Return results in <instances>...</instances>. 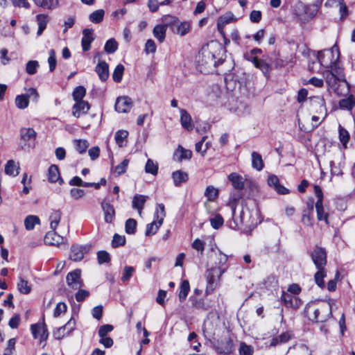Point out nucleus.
I'll return each mask as SVG.
<instances>
[{"label": "nucleus", "mask_w": 355, "mask_h": 355, "mask_svg": "<svg viewBox=\"0 0 355 355\" xmlns=\"http://www.w3.org/2000/svg\"><path fill=\"white\" fill-rule=\"evenodd\" d=\"M180 123L183 128L190 131L192 130L194 125L192 123L191 115L188 112L184 109L180 110Z\"/></svg>", "instance_id": "24"}, {"label": "nucleus", "mask_w": 355, "mask_h": 355, "mask_svg": "<svg viewBox=\"0 0 355 355\" xmlns=\"http://www.w3.org/2000/svg\"><path fill=\"white\" fill-rule=\"evenodd\" d=\"M190 291L189 283L187 280H184L180 287L179 300L183 302L187 298V296Z\"/></svg>", "instance_id": "42"}, {"label": "nucleus", "mask_w": 355, "mask_h": 355, "mask_svg": "<svg viewBox=\"0 0 355 355\" xmlns=\"http://www.w3.org/2000/svg\"><path fill=\"white\" fill-rule=\"evenodd\" d=\"M104 15L105 11L103 9H99L92 12L89 16V19L92 22L98 24L103 21Z\"/></svg>", "instance_id": "45"}, {"label": "nucleus", "mask_w": 355, "mask_h": 355, "mask_svg": "<svg viewBox=\"0 0 355 355\" xmlns=\"http://www.w3.org/2000/svg\"><path fill=\"white\" fill-rule=\"evenodd\" d=\"M233 15L232 14L225 15L220 16L218 19V31L222 33L223 26L227 24L230 23L233 20Z\"/></svg>", "instance_id": "50"}, {"label": "nucleus", "mask_w": 355, "mask_h": 355, "mask_svg": "<svg viewBox=\"0 0 355 355\" xmlns=\"http://www.w3.org/2000/svg\"><path fill=\"white\" fill-rule=\"evenodd\" d=\"M166 22V24H159L154 27L153 28V35L154 37L160 42H163L166 37V32L167 27L168 25V19L165 21Z\"/></svg>", "instance_id": "23"}, {"label": "nucleus", "mask_w": 355, "mask_h": 355, "mask_svg": "<svg viewBox=\"0 0 355 355\" xmlns=\"http://www.w3.org/2000/svg\"><path fill=\"white\" fill-rule=\"evenodd\" d=\"M227 256L220 251L218 252V268L216 270L218 272V277H220L226 270L227 267L224 266L227 261Z\"/></svg>", "instance_id": "33"}, {"label": "nucleus", "mask_w": 355, "mask_h": 355, "mask_svg": "<svg viewBox=\"0 0 355 355\" xmlns=\"http://www.w3.org/2000/svg\"><path fill=\"white\" fill-rule=\"evenodd\" d=\"M251 156L252 168L259 171H261L263 168V162L261 155L257 152H252Z\"/></svg>", "instance_id": "35"}, {"label": "nucleus", "mask_w": 355, "mask_h": 355, "mask_svg": "<svg viewBox=\"0 0 355 355\" xmlns=\"http://www.w3.org/2000/svg\"><path fill=\"white\" fill-rule=\"evenodd\" d=\"M215 349L220 354H230L233 352L234 343L230 338H224L214 344Z\"/></svg>", "instance_id": "11"}, {"label": "nucleus", "mask_w": 355, "mask_h": 355, "mask_svg": "<svg viewBox=\"0 0 355 355\" xmlns=\"http://www.w3.org/2000/svg\"><path fill=\"white\" fill-rule=\"evenodd\" d=\"M175 155H179L178 160L179 162H182L183 159H189L192 157V152L190 150L184 149L181 146H179Z\"/></svg>", "instance_id": "43"}, {"label": "nucleus", "mask_w": 355, "mask_h": 355, "mask_svg": "<svg viewBox=\"0 0 355 355\" xmlns=\"http://www.w3.org/2000/svg\"><path fill=\"white\" fill-rule=\"evenodd\" d=\"M75 320L71 318L64 325L53 331L54 338L57 340H60L66 335H69L75 329Z\"/></svg>", "instance_id": "13"}, {"label": "nucleus", "mask_w": 355, "mask_h": 355, "mask_svg": "<svg viewBox=\"0 0 355 355\" xmlns=\"http://www.w3.org/2000/svg\"><path fill=\"white\" fill-rule=\"evenodd\" d=\"M19 166L16 164L14 160H8L5 166L6 174L11 176H16L19 174Z\"/></svg>", "instance_id": "32"}, {"label": "nucleus", "mask_w": 355, "mask_h": 355, "mask_svg": "<svg viewBox=\"0 0 355 355\" xmlns=\"http://www.w3.org/2000/svg\"><path fill=\"white\" fill-rule=\"evenodd\" d=\"M164 21H166L168 19V25L171 27L172 31L180 36H184L186 34H187L190 30H191V24L188 21H182L180 22L178 19V18L171 16V15H166L164 16Z\"/></svg>", "instance_id": "5"}, {"label": "nucleus", "mask_w": 355, "mask_h": 355, "mask_svg": "<svg viewBox=\"0 0 355 355\" xmlns=\"http://www.w3.org/2000/svg\"><path fill=\"white\" fill-rule=\"evenodd\" d=\"M44 242L48 245H56L58 247H61L62 245L67 247L68 244L67 239L58 234L53 230L46 234L44 236Z\"/></svg>", "instance_id": "8"}, {"label": "nucleus", "mask_w": 355, "mask_h": 355, "mask_svg": "<svg viewBox=\"0 0 355 355\" xmlns=\"http://www.w3.org/2000/svg\"><path fill=\"white\" fill-rule=\"evenodd\" d=\"M40 224V220L38 216L35 215H29L24 220V226L27 230L34 229L35 225Z\"/></svg>", "instance_id": "36"}, {"label": "nucleus", "mask_w": 355, "mask_h": 355, "mask_svg": "<svg viewBox=\"0 0 355 355\" xmlns=\"http://www.w3.org/2000/svg\"><path fill=\"white\" fill-rule=\"evenodd\" d=\"M215 273H216L218 275V270H216V268H211L207 270V289H206L207 293L213 291L216 288Z\"/></svg>", "instance_id": "29"}, {"label": "nucleus", "mask_w": 355, "mask_h": 355, "mask_svg": "<svg viewBox=\"0 0 355 355\" xmlns=\"http://www.w3.org/2000/svg\"><path fill=\"white\" fill-rule=\"evenodd\" d=\"M354 105L355 99L353 97L344 98L339 101V107L342 109L352 110Z\"/></svg>", "instance_id": "52"}, {"label": "nucleus", "mask_w": 355, "mask_h": 355, "mask_svg": "<svg viewBox=\"0 0 355 355\" xmlns=\"http://www.w3.org/2000/svg\"><path fill=\"white\" fill-rule=\"evenodd\" d=\"M61 219V212L59 210H54L50 215V226L51 230H55Z\"/></svg>", "instance_id": "39"}, {"label": "nucleus", "mask_w": 355, "mask_h": 355, "mask_svg": "<svg viewBox=\"0 0 355 355\" xmlns=\"http://www.w3.org/2000/svg\"><path fill=\"white\" fill-rule=\"evenodd\" d=\"M282 300L288 307L297 309L301 305V300L296 295L290 293H284Z\"/></svg>", "instance_id": "20"}, {"label": "nucleus", "mask_w": 355, "mask_h": 355, "mask_svg": "<svg viewBox=\"0 0 355 355\" xmlns=\"http://www.w3.org/2000/svg\"><path fill=\"white\" fill-rule=\"evenodd\" d=\"M137 221L133 218H129L125 221V230L128 234H133L136 232Z\"/></svg>", "instance_id": "55"}, {"label": "nucleus", "mask_w": 355, "mask_h": 355, "mask_svg": "<svg viewBox=\"0 0 355 355\" xmlns=\"http://www.w3.org/2000/svg\"><path fill=\"white\" fill-rule=\"evenodd\" d=\"M101 208L104 214V220L107 223H110L114 218L115 211L113 206L108 202L103 201Z\"/></svg>", "instance_id": "19"}, {"label": "nucleus", "mask_w": 355, "mask_h": 355, "mask_svg": "<svg viewBox=\"0 0 355 355\" xmlns=\"http://www.w3.org/2000/svg\"><path fill=\"white\" fill-rule=\"evenodd\" d=\"M218 51H221L219 45L202 48L197 57L198 66L201 71L209 72L223 62L220 55L216 54Z\"/></svg>", "instance_id": "2"}, {"label": "nucleus", "mask_w": 355, "mask_h": 355, "mask_svg": "<svg viewBox=\"0 0 355 355\" xmlns=\"http://www.w3.org/2000/svg\"><path fill=\"white\" fill-rule=\"evenodd\" d=\"M90 246L88 245H73L69 252V259L73 261H80L84 258V255L89 252Z\"/></svg>", "instance_id": "10"}, {"label": "nucleus", "mask_w": 355, "mask_h": 355, "mask_svg": "<svg viewBox=\"0 0 355 355\" xmlns=\"http://www.w3.org/2000/svg\"><path fill=\"white\" fill-rule=\"evenodd\" d=\"M132 107V101L128 96H121L116 98L115 110L119 113H126Z\"/></svg>", "instance_id": "15"}, {"label": "nucleus", "mask_w": 355, "mask_h": 355, "mask_svg": "<svg viewBox=\"0 0 355 355\" xmlns=\"http://www.w3.org/2000/svg\"><path fill=\"white\" fill-rule=\"evenodd\" d=\"M311 257L317 269L325 268L327 264V252L325 249L316 247L312 251Z\"/></svg>", "instance_id": "6"}, {"label": "nucleus", "mask_w": 355, "mask_h": 355, "mask_svg": "<svg viewBox=\"0 0 355 355\" xmlns=\"http://www.w3.org/2000/svg\"><path fill=\"white\" fill-rule=\"evenodd\" d=\"M35 4L46 10H53L58 7V0H33Z\"/></svg>", "instance_id": "30"}, {"label": "nucleus", "mask_w": 355, "mask_h": 355, "mask_svg": "<svg viewBox=\"0 0 355 355\" xmlns=\"http://www.w3.org/2000/svg\"><path fill=\"white\" fill-rule=\"evenodd\" d=\"M73 144L76 150L80 154L84 153L89 147V143L85 139H75Z\"/></svg>", "instance_id": "46"}, {"label": "nucleus", "mask_w": 355, "mask_h": 355, "mask_svg": "<svg viewBox=\"0 0 355 355\" xmlns=\"http://www.w3.org/2000/svg\"><path fill=\"white\" fill-rule=\"evenodd\" d=\"M67 284L72 289L77 290L83 287V282L81 279V270L75 269L69 272L66 277Z\"/></svg>", "instance_id": "7"}, {"label": "nucleus", "mask_w": 355, "mask_h": 355, "mask_svg": "<svg viewBox=\"0 0 355 355\" xmlns=\"http://www.w3.org/2000/svg\"><path fill=\"white\" fill-rule=\"evenodd\" d=\"M36 20L38 24L37 35L40 36L46 28L49 22V17L44 14H39L36 16Z\"/></svg>", "instance_id": "31"}, {"label": "nucleus", "mask_w": 355, "mask_h": 355, "mask_svg": "<svg viewBox=\"0 0 355 355\" xmlns=\"http://www.w3.org/2000/svg\"><path fill=\"white\" fill-rule=\"evenodd\" d=\"M252 62L254 63V66L259 69L265 76H268L269 74L270 67L265 61L254 57L253 58Z\"/></svg>", "instance_id": "34"}, {"label": "nucleus", "mask_w": 355, "mask_h": 355, "mask_svg": "<svg viewBox=\"0 0 355 355\" xmlns=\"http://www.w3.org/2000/svg\"><path fill=\"white\" fill-rule=\"evenodd\" d=\"M306 313L309 320L311 321L322 322L325 321L327 316L331 314V306L327 304H323L318 308L309 306Z\"/></svg>", "instance_id": "4"}, {"label": "nucleus", "mask_w": 355, "mask_h": 355, "mask_svg": "<svg viewBox=\"0 0 355 355\" xmlns=\"http://www.w3.org/2000/svg\"><path fill=\"white\" fill-rule=\"evenodd\" d=\"M125 243V237L124 236H121L118 234H115L113 236V239L112 241V245L114 248H117L119 246H123Z\"/></svg>", "instance_id": "63"}, {"label": "nucleus", "mask_w": 355, "mask_h": 355, "mask_svg": "<svg viewBox=\"0 0 355 355\" xmlns=\"http://www.w3.org/2000/svg\"><path fill=\"white\" fill-rule=\"evenodd\" d=\"M313 211V201L311 200L307 202V208L303 211L302 221L304 224L311 226L312 218L311 214Z\"/></svg>", "instance_id": "28"}, {"label": "nucleus", "mask_w": 355, "mask_h": 355, "mask_svg": "<svg viewBox=\"0 0 355 355\" xmlns=\"http://www.w3.org/2000/svg\"><path fill=\"white\" fill-rule=\"evenodd\" d=\"M166 216L165 207L162 203L157 204L154 213V220L146 225L145 234L147 236H153L157 233L163 223Z\"/></svg>", "instance_id": "3"}, {"label": "nucleus", "mask_w": 355, "mask_h": 355, "mask_svg": "<svg viewBox=\"0 0 355 355\" xmlns=\"http://www.w3.org/2000/svg\"><path fill=\"white\" fill-rule=\"evenodd\" d=\"M329 164L332 175H342V170L345 165L344 154L341 151L338 150L337 153L335 155V159L331 160Z\"/></svg>", "instance_id": "9"}, {"label": "nucleus", "mask_w": 355, "mask_h": 355, "mask_svg": "<svg viewBox=\"0 0 355 355\" xmlns=\"http://www.w3.org/2000/svg\"><path fill=\"white\" fill-rule=\"evenodd\" d=\"M317 59L321 66L320 73L324 79L328 90L338 96L347 95L349 93V85L340 62L338 46L334 44L330 49L318 51Z\"/></svg>", "instance_id": "1"}, {"label": "nucleus", "mask_w": 355, "mask_h": 355, "mask_svg": "<svg viewBox=\"0 0 355 355\" xmlns=\"http://www.w3.org/2000/svg\"><path fill=\"white\" fill-rule=\"evenodd\" d=\"M39 63L36 60L28 61L26 66V71L30 75H33L37 72Z\"/></svg>", "instance_id": "62"}, {"label": "nucleus", "mask_w": 355, "mask_h": 355, "mask_svg": "<svg viewBox=\"0 0 355 355\" xmlns=\"http://www.w3.org/2000/svg\"><path fill=\"white\" fill-rule=\"evenodd\" d=\"M218 191L213 186H208L205 191V196L209 201H214L218 196Z\"/></svg>", "instance_id": "57"}, {"label": "nucleus", "mask_w": 355, "mask_h": 355, "mask_svg": "<svg viewBox=\"0 0 355 355\" xmlns=\"http://www.w3.org/2000/svg\"><path fill=\"white\" fill-rule=\"evenodd\" d=\"M228 180L232 182L233 187L236 190L244 188L245 179L237 173H232L228 175Z\"/></svg>", "instance_id": "21"}, {"label": "nucleus", "mask_w": 355, "mask_h": 355, "mask_svg": "<svg viewBox=\"0 0 355 355\" xmlns=\"http://www.w3.org/2000/svg\"><path fill=\"white\" fill-rule=\"evenodd\" d=\"M48 180L51 182H58L59 184H62L64 182L62 178L60 177L59 168L58 166L52 164L48 170Z\"/></svg>", "instance_id": "22"}, {"label": "nucleus", "mask_w": 355, "mask_h": 355, "mask_svg": "<svg viewBox=\"0 0 355 355\" xmlns=\"http://www.w3.org/2000/svg\"><path fill=\"white\" fill-rule=\"evenodd\" d=\"M97 259L99 264L108 263L110 261V254L104 250L99 251L97 253Z\"/></svg>", "instance_id": "64"}, {"label": "nucleus", "mask_w": 355, "mask_h": 355, "mask_svg": "<svg viewBox=\"0 0 355 355\" xmlns=\"http://www.w3.org/2000/svg\"><path fill=\"white\" fill-rule=\"evenodd\" d=\"M148 197L147 196L137 194L132 199V208L138 211L139 215L141 214L144 204Z\"/></svg>", "instance_id": "27"}, {"label": "nucleus", "mask_w": 355, "mask_h": 355, "mask_svg": "<svg viewBox=\"0 0 355 355\" xmlns=\"http://www.w3.org/2000/svg\"><path fill=\"white\" fill-rule=\"evenodd\" d=\"M118 49V44L114 38L108 40L104 46L105 52L107 53H113Z\"/></svg>", "instance_id": "56"}, {"label": "nucleus", "mask_w": 355, "mask_h": 355, "mask_svg": "<svg viewBox=\"0 0 355 355\" xmlns=\"http://www.w3.org/2000/svg\"><path fill=\"white\" fill-rule=\"evenodd\" d=\"M31 333L34 338L40 335V341L46 340L49 336L46 325L44 322L33 324L31 326Z\"/></svg>", "instance_id": "14"}, {"label": "nucleus", "mask_w": 355, "mask_h": 355, "mask_svg": "<svg viewBox=\"0 0 355 355\" xmlns=\"http://www.w3.org/2000/svg\"><path fill=\"white\" fill-rule=\"evenodd\" d=\"M94 37L93 35V29L85 28L83 31L81 46L84 51H87L90 49L91 43L94 41Z\"/></svg>", "instance_id": "18"}, {"label": "nucleus", "mask_w": 355, "mask_h": 355, "mask_svg": "<svg viewBox=\"0 0 355 355\" xmlns=\"http://www.w3.org/2000/svg\"><path fill=\"white\" fill-rule=\"evenodd\" d=\"M224 223L223 217L220 214H216L213 218H210V223L214 229L220 228Z\"/></svg>", "instance_id": "61"}, {"label": "nucleus", "mask_w": 355, "mask_h": 355, "mask_svg": "<svg viewBox=\"0 0 355 355\" xmlns=\"http://www.w3.org/2000/svg\"><path fill=\"white\" fill-rule=\"evenodd\" d=\"M130 162L129 159H124L119 164L115 166L114 173H116L117 175H120L124 173H125L127 168Z\"/></svg>", "instance_id": "59"}, {"label": "nucleus", "mask_w": 355, "mask_h": 355, "mask_svg": "<svg viewBox=\"0 0 355 355\" xmlns=\"http://www.w3.org/2000/svg\"><path fill=\"white\" fill-rule=\"evenodd\" d=\"M145 171L147 173L155 175L158 172V166L152 159H148L145 166Z\"/></svg>", "instance_id": "51"}, {"label": "nucleus", "mask_w": 355, "mask_h": 355, "mask_svg": "<svg viewBox=\"0 0 355 355\" xmlns=\"http://www.w3.org/2000/svg\"><path fill=\"white\" fill-rule=\"evenodd\" d=\"M99 78L102 81H105L109 77V66L105 61H100L95 68Z\"/></svg>", "instance_id": "25"}, {"label": "nucleus", "mask_w": 355, "mask_h": 355, "mask_svg": "<svg viewBox=\"0 0 355 355\" xmlns=\"http://www.w3.org/2000/svg\"><path fill=\"white\" fill-rule=\"evenodd\" d=\"M216 328L214 327L212 322L209 320L205 321L203 324V331L205 336L211 338L216 334Z\"/></svg>", "instance_id": "44"}, {"label": "nucleus", "mask_w": 355, "mask_h": 355, "mask_svg": "<svg viewBox=\"0 0 355 355\" xmlns=\"http://www.w3.org/2000/svg\"><path fill=\"white\" fill-rule=\"evenodd\" d=\"M86 94V89L83 86L76 87L72 94L73 100L76 101H82Z\"/></svg>", "instance_id": "48"}, {"label": "nucleus", "mask_w": 355, "mask_h": 355, "mask_svg": "<svg viewBox=\"0 0 355 355\" xmlns=\"http://www.w3.org/2000/svg\"><path fill=\"white\" fill-rule=\"evenodd\" d=\"M327 276V271L325 268L318 269V271L315 272L314 275V279L316 284L320 287L323 288L324 286V278Z\"/></svg>", "instance_id": "40"}, {"label": "nucleus", "mask_w": 355, "mask_h": 355, "mask_svg": "<svg viewBox=\"0 0 355 355\" xmlns=\"http://www.w3.org/2000/svg\"><path fill=\"white\" fill-rule=\"evenodd\" d=\"M37 133L34 129L31 128H22L20 129V138L21 141L24 142V146L21 145V148H24L28 146L30 147L31 144L33 143L36 139Z\"/></svg>", "instance_id": "12"}, {"label": "nucleus", "mask_w": 355, "mask_h": 355, "mask_svg": "<svg viewBox=\"0 0 355 355\" xmlns=\"http://www.w3.org/2000/svg\"><path fill=\"white\" fill-rule=\"evenodd\" d=\"M90 105L87 101H76L72 107V114L76 118L87 113Z\"/></svg>", "instance_id": "17"}, {"label": "nucleus", "mask_w": 355, "mask_h": 355, "mask_svg": "<svg viewBox=\"0 0 355 355\" xmlns=\"http://www.w3.org/2000/svg\"><path fill=\"white\" fill-rule=\"evenodd\" d=\"M128 136V132L124 130H118L114 135V139L119 147L123 146V142Z\"/></svg>", "instance_id": "47"}, {"label": "nucleus", "mask_w": 355, "mask_h": 355, "mask_svg": "<svg viewBox=\"0 0 355 355\" xmlns=\"http://www.w3.org/2000/svg\"><path fill=\"white\" fill-rule=\"evenodd\" d=\"M48 63L49 64L50 71H53L56 67L57 60L55 57V51L54 49H51L49 51Z\"/></svg>", "instance_id": "60"}, {"label": "nucleus", "mask_w": 355, "mask_h": 355, "mask_svg": "<svg viewBox=\"0 0 355 355\" xmlns=\"http://www.w3.org/2000/svg\"><path fill=\"white\" fill-rule=\"evenodd\" d=\"M124 71V67L122 64H118L112 73V78L116 83H120L122 80Z\"/></svg>", "instance_id": "58"}, {"label": "nucleus", "mask_w": 355, "mask_h": 355, "mask_svg": "<svg viewBox=\"0 0 355 355\" xmlns=\"http://www.w3.org/2000/svg\"><path fill=\"white\" fill-rule=\"evenodd\" d=\"M17 288L21 293L25 295L28 294L31 291V288L28 285V282L21 277L19 278V281L17 283Z\"/></svg>", "instance_id": "49"}, {"label": "nucleus", "mask_w": 355, "mask_h": 355, "mask_svg": "<svg viewBox=\"0 0 355 355\" xmlns=\"http://www.w3.org/2000/svg\"><path fill=\"white\" fill-rule=\"evenodd\" d=\"M135 269L132 266H125L123 269V274L121 278V280L123 282H126L130 280L132 277L133 273L135 272Z\"/></svg>", "instance_id": "53"}, {"label": "nucleus", "mask_w": 355, "mask_h": 355, "mask_svg": "<svg viewBox=\"0 0 355 355\" xmlns=\"http://www.w3.org/2000/svg\"><path fill=\"white\" fill-rule=\"evenodd\" d=\"M172 179L175 187H180L182 183L186 182L189 179L187 172L181 170L175 171L172 173Z\"/></svg>", "instance_id": "26"}, {"label": "nucleus", "mask_w": 355, "mask_h": 355, "mask_svg": "<svg viewBox=\"0 0 355 355\" xmlns=\"http://www.w3.org/2000/svg\"><path fill=\"white\" fill-rule=\"evenodd\" d=\"M254 348L252 346L241 342L239 348V355H253Z\"/></svg>", "instance_id": "54"}, {"label": "nucleus", "mask_w": 355, "mask_h": 355, "mask_svg": "<svg viewBox=\"0 0 355 355\" xmlns=\"http://www.w3.org/2000/svg\"><path fill=\"white\" fill-rule=\"evenodd\" d=\"M249 216V211L248 208L243 207L240 215L237 217L236 214L235 208L232 207V217L234 225L230 223V227L233 229L239 228V227L247 222V217Z\"/></svg>", "instance_id": "16"}, {"label": "nucleus", "mask_w": 355, "mask_h": 355, "mask_svg": "<svg viewBox=\"0 0 355 355\" xmlns=\"http://www.w3.org/2000/svg\"><path fill=\"white\" fill-rule=\"evenodd\" d=\"M338 3L339 6V12L341 18H345L348 15V9L344 1V0H327L325 3V6H327L330 3Z\"/></svg>", "instance_id": "38"}, {"label": "nucleus", "mask_w": 355, "mask_h": 355, "mask_svg": "<svg viewBox=\"0 0 355 355\" xmlns=\"http://www.w3.org/2000/svg\"><path fill=\"white\" fill-rule=\"evenodd\" d=\"M315 209L317 212V218L318 220L322 221L324 220L326 224H328V214L324 213V207L322 202H315Z\"/></svg>", "instance_id": "37"}, {"label": "nucleus", "mask_w": 355, "mask_h": 355, "mask_svg": "<svg viewBox=\"0 0 355 355\" xmlns=\"http://www.w3.org/2000/svg\"><path fill=\"white\" fill-rule=\"evenodd\" d=\"M15 105L17 108L23 110L28 106V98L25 94L18 95L15 97Z\"/></svg>", "instance_id": "41"}]
</instances>
